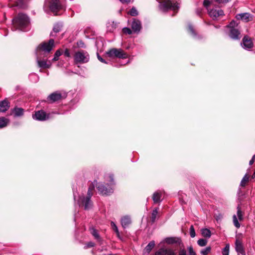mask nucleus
Segmentation results:
<instances>
[{"label":"nucleus","instance_id":"obj_1","mask_svg":"<svg viewBox=\"0 0 255 255\" xmlns=\"http://www.w3.org/2000/svg\"><path fill=\"white\" fill-rule=\"evenodd\" d=\"M54 46V40L50 39L48 42H44L38 45L36 49V59L39 67L48 68L50 65L46 60H41L46 57Z\"/></svg>","mask_w":255,"mask_h":255},{"label":"nucleus","instance_id":"obj_2","mask_svg":"<svg viewBox=\"0 0 255 255\" xmlns=\"http://www.w3.org/2000/svg\"><path fill=\"white\" fill-rule=\"evenodd\" d=\"M30 24L29 18L25 14L20 13L12 19V30L19 29L21 31H26Z\"/></svg>","mask_w":255,"mask_h":255},{"label":"nucleus","instance_id":"obj_3","mask_svg":"<svg viewBox=\"0 0 255 255\" xmlns=\"http://www.w3.org/2000/svg\"><path fill=\"white\" fill-rule=\"evenodd\" d=\"M159 3V6L161 10L166 11L172 10L175 12H177L179 9L180 0H157Z\"/></svg>","mask_w":255,"mask_h":255},{"label":"nucleus","instance_id":"obj_4","mask_svg":"<svg viewBox=\"0 0 255 255\" xmlns=\"http://www.w3.org/2000/svg\"><path fill=\"white\" fill-rule=\"evenodd\" d=\"M94 189V186L91 185L88 189L87 195L86 196H81L78 200V203L79 206L84 207L85 210H88L92 207L93 204L91 200V198L93 195L92 191Z\"/></svg>","mask_w":255,"mask_h":255},{"label":"nucleus","instance_id":"obj_5","mask_svg":"<svg viewBox=\"0 0 255 255\" xmlns=\"http://www.w3.org/2000/svg\"><path fill=\"white\" fill-rule=\"evenodd\" d=\"M64 5L65 0H45L44 8L47 7L54 13L63 9Z\"/></svg>","mask_w":255,"mask_h":255},{"label":"nucleus","instance_id":"obj_6","mask_svg":"<svg viewBox=\"0 0 255 255\" xmlns=\"http://www.w3.org/2000/svg\"><path fill=\"white\" fill-rule=\"evenodd\" d=\"M111 179V184L109 185L107 184L105 185L101 183H98L96 184V187L98 191L103 195H108L111 193H112L114 191V177L113 175H110L109 176Z\"/></svg>","mask_w":255,"mask_h":255},{"label":"nucleus","instance_id":"obj_7","mask_svg":"<svg viewBox=\"0 0 255 255\" xmlns=\"http://www.w3.org/2000/svg\"><path fill=\"white\" fill-rule=\"evenodd\" d=\"M227 28L228 29L227 33L230 38L234 40L241 39V32L238 28V24L235 21H231Z\"/></svg>","mask_w":255,"mask_h":255},{"label":"nucleus","instance_id":"obj_8","mask_svg":"<svg viewBox=\"0 0 255 255\" xmlns=\"http://www.w3.org/2000/svg\"><path fill=\"white\" fill-rule=\"evenodd\" d=\"M213 1L210 0H204L203 4L205 7L208 9V13L213 19H217L219 16L224 15V11L220 8H212L209 9L208 6L212 4Z\"/></svg>","mask_w":255,"mask_h":255},{"label":"nucleus","instance_id":"obj_9","mask_svg":"<svg viewBox=\"0 0 255 255\" xmlns=\"http://www.w3.org/2000/svg\"><path fill=\"white\" fill-rule=\"evenodd\" d=\"M90 59L88 53L84 50H79L76 52L74 55V60L76 64H83L87 63Z\"/></svg>","mask_w":255,"mask_h":255},{"label":"nucleus","instance_id":"obj_10","mask_svg":"<svg viewBox=\"0 0 255 255\" xmlns=\"http://www.w3.org/2000/svg\"><path fill=\"white\" fill-rule=\"evenodd\" d=\"M107 55L111 58L117 57L126 59L128 57V54L122 49L113 48L106 52Z\"/></svg>","mask_w":255,"mask_h":255},{"label":"nucleus","instance_id":"obj_11","mask_svg":"<svg viewBox=\"0 0 255 255\" xmlns=\"http://www.w3.org/2000/svg\"><path fill=\"white\" fill-rule=\"evenodd\" d=\"M32 118L33 119L43 121L49 119V114H47L44 111H38L33 115Z\"/></svg>","mask_w":255,"mask_h":255},{"label":"nucleus","instance_id":"obj_12","mask_svg":"<svg viewBox=\"0 0 255 255\" xmlns=\"http://www.w3.org/2000/svg\"><path fill=\"white\" fill-rule=\"evenodd\" d=\"M242 47L247 50H249L253 47V43L251 39L247 36L244 37L242 42L241 43Z\"/></svg>","mask_w":255,"mask_h":255},{"label":"nucleus","instance_id":"obj_13","mask_svg":"<svg viewBox=\"0 0 255 255\" xmlns=\"http://www.w3.org/2000/svg\"><path fill=\"white\" fill-rule=\"evenodd\" d=\"M131 26L134 32L138 33L141 28V23L139 20L134 18L131 22Z\"/></svg>","mask_w":255,"mask_h":255},{"label":"nucleus","instance_id":"obj_14","mask_svg":"<svg viewBox=\"0 0 255 255\" xmlns=\"http://www.w3.org/2000/svg\"><path fill=\"white\" fill-rule=\"evenodd\" d=\"M236 251L242 255H245V251L244 249L242 241L239 239H236L235 242Z\"/></svg>","mask_w":255,"mask_h":255},{"label":"nucleus","instance_id":"obj_15","mask_svg":"<svg viewBox=\"0 0 255 255\" xmlns=\"http://www.w3.org/2000/svg\"><path fill=\"white\" fill-rule=\"evenodd\" d=\"M62 98L61 94L59 92H55L51 94L48 97V100L50 101L51 103H54L60 100Z\"/></svg>","mask_w":255,"mask_h":255},{"label":"nucleus","instance_id":"obj_16","mask_svg":"<svg viewBox=\"0 0 255 255\" xmlns=\"http://www.w3.org/2000/svg\"><path fill=\"white\" fill-rule=\"evenodd\" d=\"M236 17L237 19L242 20L245 22L250 21L251 18V14L247 12L238 14Z\"/></svg>","mask_w":255,"mask_h":255},{"label":"nucleus","instance_id":"obj_17","mask_svg":"<svg viewBox=\"0 0 255 255\" xmlns=\"http://www.w3.org/2000/svg\"><path fill=\"white\" fill-rule=\"evenodd\" d=\"M11 111L14 117H21L24 114V110L21 108L15 107Z\"/></svg>","mask_w":255,"mask_h":255},{"label":"nucleus","instance_id":"obj_18","mask_svg":"<svg viewBox=\"0 0 255 255\" xmlns=\"http://www.w3.org/2000/svg\"><path fill=\"white\" fill-rule=\"evenodd\" d=\"M121 224L124 228H127L131 224L130 218L128 216H126L122 218Z\"/></svg>","mask_w":255,"mask_h":255},{"label":"nucleus","instance_id":"obj_19","mask_svg":"<svg viewBox=\"0 0 255 255\" xmlns=\"http://www.w3.org/2000/svg\"><path fill=\"white\" fill-rule=\"evenodd\" d=\"M118 26V23L114 21H109L107 23V30L108 32H113L116 29Z\"/></svg>","mask_w":255,"mask_h":255},{"label":"nucleus","instance_id":"obj_20","mask_svg":"<svg viewBox=\"0 0 255 255\" xmlns=\"http://www.w3.org/2000/svg\"><path fill=\"white\" fill-rule=\"evenodd\" d=\"M9 103L6 100L0 102V112L4 113L9 108Z\"/></svg>","mask_w":255,"mask_h":255},{"label":"nucleus","instance_id":"obj_21","mask_svg":"<svg viewBox=\"0 0 255 255\" xmlns=\"http://www.w3.org/2000/svg\"><path fill=\"white\" fill-rule=\"evenodd\" d=\"M161 192L156 191L155 192L152 196V200L154 203H160L161 201Z\"/></svg>","mask_w":255,"mask_h":255},{"label":"nucleus","instance_id":"obj_22","mask_svg":"<svg viewBox=\"0 0 255 255\" xmlns=\"http://www.w3.org/2000/svg\"><path fill=\"white\" fill-rule=\"evenodd\" d=\"M165 241L166 243H167L168 244H173L174 243H180L181 241V240L178 238L169 237V238H166L165 239Z\"/></svg>","mask_w":255,"mask_h":255},{"label":"nucleus","instance_id":"obj_23","mask_svg":"<svg viewBox=\"0 0 255 255\" xmlns=\"http://www.w3.org/2000/svg\"><path fill=\"white\" fill-rule=\"evenodd\" d=\"M62 26H63V25L61 23H57L55 24L54 25V27L53 28V32L51 33V36H54L55 35L53 34V32L55 33H57L59 32L61 30V29L62 27Z\"/></svg>","mask_w":255,"mask_h":255},{"label":"nucleus","instance_id":"obj_24","mask_svg":"<svg viewBox=\"0 0 255 255\" xmlns=\"http://www.w3.org/2000/svg\"><path fill=\"white\" fill-rule=\"evenodd\" d=\"M9 120L4 117L0 118V128L6 127L9 124Z\"/></svg>","mask_w":255,"mask_h":255},{"label":"nucleus","instance_id":"obj_25","mask_svg":"<svg viewBox=\"0 0 255 255\" xmlns=\"http://www.w3.org/2000/svg\"><path fill=\"white\" fill-rule=\"evenodd\" d=\"M202 235L205 238H210L211 236V233L209 229L204 228L201 230Z\"/></svg>","mask_w":255,"mask_h":255},{"label":"nucleus","instance_id":"obj_26","mask_svg":"<svg viewBox=\"0 0 255 255\" xmlns=\"http://www.w3.org/2000/svg\"><path fill=\"white\" fill-rule=\"evenodd\" d=\"M14 3L10 4V7L17 6L22 8L24 6L23 0H14Z\"/></svg>","mask_w":255,"mask_h":255},{"label":"nucleus","instance_id":"obj_27","mask_svg":"<svg viewBox=\"0 0 255 255\" xmlns=\"http://www.w3.org/2000/svg\"><path fill=\"white\" fill-rule=\"evenodd\" d=\"M155 246L154 241L150 242L146 246L144 251L147 254H149Z\"/></svg>","mask_w":255,"mask_h":255},{"label":"nucleus","instance_id":"obj_28","mask_svg":"<svg viewBox=\"0 0 255 255\" xmlns=\"http://www.w3.org/2000/svg\"><path fill=\"white\" fill-rule=\"evenodd\" d=\"M29 78L31 82L36 83L39 81V77L36 74L32 73L29 75Z\"/></svg>","mask_w":255,"mask_h":255},{"label":"nucleus","instance_id":"obj_29","mask_svg":"<svg viewBox=\"0 0 255 255\" xmlns=\"http://www.w3.org/2000/svg\"><path fill=\"white\" fill-rule=\"evenodd\" d=\"M158 214V208L154 209L151 213V220L152 223H154L156 219Z\"/></svg>","mask_w":255,"mask_h":255},{"label":"nucleus","instance_id":"obj_30","mask_svg":"<svg viewBox=\"0 0 255 255\" xmlns=\"http://www.w3.org/2000/svg\"><path fill=\"white\" fill-rule=\"evenodd\" d=\"M63 53V51L61 49H58L57 50L55 53V54H54V58H53V61H57L58 60V58L60 56H61L62 55V54Z\"/></svg>","mask_w":255,"mask_h":255},{"label":"nucleus","instance_id":"obj_31","mask_svg":"<svg viewBox=\"0 0 255 255\" xmlns=\"http://www.w3.org/2000/svg\"><path fill=\"white\" fill-rule=\"evenodd\" d=\"M249 177L248 175L247 174H246L243 179H242L241 183H240V186L242 187H244L246 185V182H247L249 181Z\"/></svg>","mask_w":255,"mask_h":255},{"label":"nucleus","instance_id":"obj_32","mask_svg":"<svg viewBox=\"0 0 255 255\" xmlns=\"http://www.w3.org/2000/svg\"><path fill=\"white\" fill-rule=\"evenodd\" d=\"M208 241L205 239H200L198 240L197 244L200 247H205L207 244Z\"/></svg>","mask_w":255,"mask_h":255},{"label":"nucleus","instance_id":"obj_33","mask_svg":"<svg viewBox=\"0 0 255 255\" xmlns=\"http://www.w3.org/2000/svg\"><path fill=\"white\" fill-rule=\"evenodd\" d=\"M91 233L92 234V235L95 237V238L97 240L100 239V236L97 232V231L93 228H92L90 229Z\"/></svg>","mask_w":255,"mask_h":255},{"label":"nucleus","instance_id":"obj_34","mask_svg":"<svg viewBox=\"0 0 255 255\" xmlns=\"http://www.w3.org/2000/svg\"><path fill=\"white\" fill-rule=\"evenodd\" d=\"M128 14H130L131 16H135L138 15V12L135 7H132L128 12Z\"/></svg>","mask_w":255,"mask_h":255},{"label":"nucleus","instance_id":"obj_35","mask_svg":"<svg viewBox=\"0 0 255 255\" xmlns=\"http://www.w3.org/2000/svg\"><path fill=\"white\" fill-rule=\"evenodd\" d=\"M111 226L112 227V229L113 230L116 232L117 236L119 238L120 237V233L118 230V228L115 223L114 222H111Z\"/></svg>","mask_w":255,"mask_h":255},{"label":"nucleus","instance_id":"obj_36","mask_svg":"<svg viewBox=\"0 0 255 255\" xmlns=\"http://www.w3.org/2000/svg\"><path fill=\"white\" fill-rule=\"evenodd\" d=\"M211 251V248L210 247H207L206 248L202 250L200 253L202 255H207Z\"/></svg>","mask_w":255,"mask_h":255},{"label":"nucleus","instance_id":"obj_37","mask_svg":"<svg viewBox=\"0 0 255 255\" xmlns=\"http://www.w3.org/2000/svg\"><path fill=\"white\" fill-rule=\"evenodd\" d=\"M165 255H176L174 250L171 249H164Z\"/></svg>","mask_w":255,"mask_h":255},{"label":"nucleus","instance_id":"obj_38","mask_svg":"<svg viewBox=\"0 0 255 255\" xmlns=\"http://www.w3.org/2000/svg\"><path fill=\"white\" fill-rule=\"evenodd\" d=\"M237 216L240 221L243 220V214L239 206L237 207Z\"/></svg>","mask_w":255,"mask_h":255},{"label":"nucleus","instance_id":"obj_39","mask_svg":"<svg viewBox=\"0 0 255 255\" xmlns=\"http://www.w3.org/2000/svg\"><path fill=\"white\" fill-rule=\"evenodd\" d=\"M233 223H234V226L237 228H239L240 227V226H241L240 224L239 223V222L237 219V216L235 215H234L233 216Z\"/></svg>","mask_w":255,"mask_h":255},{"label":"nucleus","instance_id":"obj_40","mask_svg":"<svg viewBox=\"0 0 255 255\" xmlns=\"http://www.w3.org/2000/svg\"><path fill=\"white\" fill-rule=\"evenodd\" d=\"M188 28H189V30L190 32L192 35V36L194 37H195L196 36V33L195 32V31L193 27L191 24H189Z\"/></svg>","mask_w":255,"mask_h":255},{"label":"nucleus","instance_id":"obj_41","mask_svg":"<svg viewBox=\"0 0 255 255\" xmlns=\"http://www.w3.org/2000/svg\"><path fill=\"white\" fill-rule=\"evenodd\" d=\"M223 255H229V245H227L222 251Z\"/></svg>","mask_w":255,"mask_h":255},{"label":"nucleus","instance_id":"obj_42","mask_svg":"<svg viewBox=\"0 0 255 255\" xmlns=\"http://www.w3.org/2000/svg\"><path fill=\"white\" fill-rule=\"evenodd\" d=\"M190 235L191 238H194L196 236L195 231L192 225L190 228Z\"/></svg>","mask_w":255,"mask_h":255},{"label":"nucleus","instance_id":"obj_43","mask_svg":"<svg viewBox=\"0 0 255 255\" xmlns=\"http://www.w3.org/2000/svg\"><path fill=\"white\" fill-rule=\"evenodd\" d=\"M164 249L161 248L156 251L153 255H165Z\"/></svg>","mask_w":255,"mask_h":255},{"label":"nucleus","instance_id":"obj_44","mask_svg":"<svg viewBox=\"0 0 255 255\" xmlns=\"http://www.w3.org/2000/svg\"><path fill=\"white\" fill-rule=\"evenodd\" d=\"M187 249L189 252V255H196V254L192 246L188 247Z\"/></svg>","mask_w":255,"mask_h":255},{"label":"nucleus","instance_id":"obj_45","mask_svg":"<svg viewBox=\"0 0 255 255\" xmlns=\"http://www.w3.org/2000/svg\"><path fill=\"white\" fill-rule=\"evenodd\" d=\"M123 31L124 33L128 34H131L132 33L131 30L128 27H124L123 29Z\"/></svg>","mask_w":255,"mask_h":255},{"label":"nucleus","instance_id":"obj_46","mask_svg":"<svg viewBox=\"0 0 255 255\" xmlns=\"http://www.w3.org/2000/svg\"><path fill=\"white\" fill-rule=\"evenodd\" d=\"M77 45L78 47H79L80 48H85L86 47V45H85V43L82 40H79V41H77Z\"/></svg>","mask_w":255,"mask_h":255},{"label":"nucleus","instance_id":"obj_47","mask_svg":"<svg viewBox=\"0 0 255 255\" xmlns=\"http://www.w3.org/2000/svg\"><path fill=\"white\" fill-rule=\"evenodd\" d=\"M178 255H187L186 251L184 249H180L178 252Z\"/></svg>","mask_w":255,"mask_h":255},{"label":"nucleus","instance_id":"obj_48","mask_svg":"<svg viewBox=\"0 0 255 255\" xmlns=\"http://www.w3.org/2000/svg\"><path fill=\"white\" fill-rule=\"evenodd\" d=\"M64 54L65 56L67 57H70L71 56L70 51H69V49L67 48H66L65 50V51L64 52Z\"/></svg>","mask_w":255,"mask_h":255},{"label":"nucleus","instance_id":"obj_49","mask_svg":"<svg viewBox=\"0 0 255 255\" xmlns=\"http://www.w3.org/2000/svg\"><path fill=\"white\" fill-rule=\"evenodd\" d=\"M97 58L98 60L102 63L107 64L108 63L103 58H102L98 53H97Z\"/></svg>","mask_w":255,"mask_h":255},{"label":"nucleus","instance_id":"obj_50","mask_svg":"<svg viewBox=\"0 0 255 255\" xmlns=\"http://www.w3.org/2000/svg\"><path fill=\"white\" fill-rule=\"evenodd\" d=\"M94 245H95V244L93 242H89L87 244L86 246L85 247V248L87 249V248H91V247H94Z\"/></svg>","mask_w":255,"mask_h":255},{"label":"nucleus","instance_id":"obj_51","mask_svg":"<svg viewBox=\"0 0 255 255\" xmlns=\"http://www.w3.org/2000/svg\"><path fill=\"white\" fill-rule=\"evenodd\" d=\"M122 3H128L130 1V0H120Z\"/></svg>","mask_w":255,"mask_h":255},{"label":"nucleus","instance_id":"obj_52","mask_svg":"<svg viewBox=\"0 0 255 255\" xmlns=\"http://www.w3.org/2000/svg\"><path fill=\"white\" fill-rule=\"evenodd\" d=\"M222 215H219V216H217L216 217V220H217V221H219V220H221V219H222Z\"/></svg>","mask_w":255,"mask_h":255},{"label":"nucleus","instance_id":"obj_53","mask_svg":"<svg viewBox=\"0 0 255 255\" xmlns=\"http://www.w3.org/2000/svg\"><path fill=\"white\" fill-rule=\"evenodd\" d=\"M254 161H255L254 160V159H251L250 160V162H249V164H250V165H252V164L254 163Z\"/></svg>","mask_w":255,"mask_h":255},{"label":"nucleus","instance_id":"obj_54","mask_svg":"<svg viewBox=\"0 0 255 255\" xmlns=\"http://www.w3.org/2000/svg\"><path fill=\"white\" fill-rule=\"evenodd\" d=\"M214 0L217 1V2H218L219 3H223V0Z\"/></svg>","mask_w":255,"mask_h":255},{"label":"nucleus","instance_id":"obj_55","mask_svg":"<svg viewBox=\"0 0 255 255\" xmlns=\"http://www.w3.org/2000/svg\"><path fill=\"white\" fill-rule=\"evenodd\" d=\"M73 196H74V200H76V193L74 191H73Z\"/></svg>","mask_w":255,"mask_h":255},{"label":"nucleus","instance_id":"obj_56","mask_svg":"<svg viewBox=\"0 0 255 255\" xmlns=\"http://www.w3.org/2000/svg\"><path fill=\"white\" fill-rule=\"evenodd\" d=\"M252 159H254V160L255 161V155H253V156L252 157Z\"/></svg>","mask_w":255,"mask_h":255}]
</instances>
